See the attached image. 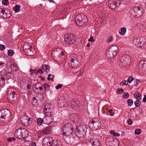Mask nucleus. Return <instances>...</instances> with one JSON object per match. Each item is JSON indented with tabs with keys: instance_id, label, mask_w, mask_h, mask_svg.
<instances>
[{
	"instance_id": "f257e3e1",
	"label": "nucleus",
	"mask_w": 146,
	"mask_h": 146,
	"mask_svg": "<svg viewBox=\"0 0 146 146\" xmlns=\"http://www.w3.org/2000/svg\"><path fill=\"white\" fill-rule=\"evenodd\" d=\"M11 113L9 110L4 109L0 111V121L4 123H7L11 119Z\"/></svg>"
},
{
	"instance_id": "f03ea898",
	"label": "nucleus",
	"mask_w": 146,
	"mask_h": 146,
	"mask_svg": "<svg viewBox=\"0 0 146 146\" xmlns=\"http://www.w3.org/2000/svg\"><path fill=\"white\" fill-rule=\"evenodd\" d=\"M87 128L84 125H80L76 128L75 132V135L78 137H83L87 131Z\"/></svg>"
},
{
	"instance_id": "7ed1b4c3",
	"label": "nucleus",
	"mask_w": 146,
	"mask_h": 146,
	"mask_svg": "<svg viewBox=\"0 0 146 146\" xmlns=\"http://www.w3.org/2000/svg\"><path fill=\"white\" fill-rule=\"evenodd\" d=\"M118 48L116 45H113L109 48L106 52L107 56L109 59L113 58L116 55Z\"/></svg>"
},
{
	"instance_id": "20e7f679",
	"label": "nucleus",
	"mask_w": 146,
	"mask_h": 146,
	"mask_svg": "<svg viewBox=\"0 0 146 146\" xmlns=\"http://www.w3.org/2000/svg\"><path fill=\"white\" fill-rule=\"evenodd\" d=\"M87 21V18L83 14H78L75 18V21L76 24L79 26L83 25Z\"/></svg>"
},
{
	"instance_id": "39448f33",
	"label": "nucleus",
	"mask_w": 146,
	"mask_h": 146,
	"mask_svg": "<svg viewBox=\"0 0 146 146\" xmlns=\"http://www.w3.org/2000/svg\"><path fill=\"white\" fill-rule=\"evenodd\" d=\"M28 131L27 130L20 128L17 129L15 132V135L19 139H22L23 137H27L28 135Z\"/></svg>"
},
{
	"instance_id": "423d86ee",
	"label": "nucleus",
	"mask_w": 146,
	"mask_h": 146,
	"mask_svg": "<svg viewBox=\"0 0 146 146\" xmlns=\"http://www.w3.org/2000/svg\"><path fill=\"white\" fill-rule=\"evenodd\" d=\"M72 124L70 123L65 124L63 128V134L68 136L71 134L73 131Z\"/></svg>"
},
{
	"instance_id": "0eeeda50",
	"label": "nucleus",
	"mask_w": 146,
	"mask_h": 146,
	"mask_svg": "<svg viewBox=\"0 0 146 146\" xmlns=\"http://www.w3.org/2000/svg\"><path fill=\"white\" fill-rule=\"evenodd\" d=\"M135 44L136 46L139 48L144 47L146 44V40L143 37H139L134 40Z\"/></svg>"
},
{
	"instance_id": "6e6552de",
	"label": "nucleus",
	"mask_w": 146,
	"mask_h": 146,
	"mask_svg": "<svg viewBox=\"0 0 146 146\" xmlns=\"http://www.w3.org/2000/svg\"><path fill=\"white\" fill-rule=\"evenodd\" d=\"M131 15L133 16L136 18H139L143 15L142 11L139 7H134L131 10Z\"/></svg>"
},
{
	"instance_id": "1a4fd4ad",
	"label": "nucleus",
	"mask_w": 146,
	"mask_h": 146,
	"mask_svg": "<svg viewBox=\"0 0 146 146\" xmlns=\"http://www.w3.org/2000/svg\"><path fill=\"white\" fill-rule=\"evenodd\" d=\"M64 40L67 44H72L74 43L75 38L74 35L72 34H68L64 36Z\"/></svg>"
},
{
	"instance_id": "9d476101",
	"label": "nucleus",
	"mask_w": 146,
	"mask_h": 146,
	"mask_svg": "<svg viewBox=\"0 0 146 146\" xmlns=\"http://www.w3.org/2000/svg\"><path fill=\"white\" fill-rule=\"evenodd\" d=\"M89 126L91 128L97 129L101 126L99 120L94 119L89 123Z\"/></svg>"
},
{
	"instance_id": "9b49d317",
	"label": "nucleus",
	"mask_w": 146,
	"mask_h": 146,
	"mask_svg": "<svg viewBox=\"0 0 146 146\" xmlns=\"http://www.w3.org/2000/svg\"><path fill=\"white\" fill-rule=\"evenodd\" d=\"M54 140L50 137H45L43 139L42 143L43 146H52Z\"/></svg>"
},
{
	"instance_id": "f8f14e48",
	"label": "nucleus",
	"mask_w": 146,
	"mask_h": 146,
	"mask_svg": "<svg viewBox=\"0 0 146 146\" xmlns=\"http://www.w3.org/2000/svg\"><path fill=\"white\" fill-rule=\"evenodd\" d=\"M138 70L141 73L146 71V61L141 60L139 61Z\"/></svg>"
},
{
	"instance_id": "ddd939ff",
	"label": "nucleus",
	"mask_w": 146,
	"mask_h": 146,
	"mask_svg": "<svg viewBox=\"0 0 146 146\" xmlns=\"http://www.w3.org/2000/svg\"><path fill=\"white\" fill-rule=\"evenodd\" d=\"M20 121L22 124L25 125H27L29 124L30 121V118L27 115H24L20 118Z\"/></svg>"
},
{
	"instance_id": "4468645a",
	"label": "nucleus",
	"mask_w": 146,
	"mask_h": 146,
	"mask_svg": "<svg viewBox=\"0 0 146 146\" xmlns=\"http://www.w3.org/2000/svg\"><path fill=\"white\" fill-rule=\"evenodd\" d=\"M53 118L50 114L46 115L43 118V121L46 124L49 125L52 122Z\"/></svg>"
},
{
	"instance_id": "2eb2a0df",
	"label": "nucleus",
	"mask_w": 146,
	"mask_h": 146,
	"mask_svg": "<svg viewBox=\"0 0 146 146\" xmlns=\"http://www.w3.org/2000/svg\"><path fill=\"white\" fill-rule=\"evenodd\" d=\"M69 61L72 62V65L76 66V65H78L79 62L78 57L76 55L72 56L70 57V59L69 60Z\"/></svg>"
},
{
	"instance_id": "dca6fc26",
	"label": "nucleus",
	"mask_w": 146,
	"mask_h": 146,
	"mask_svg": "<svg viewBox=\"0 0 146 146\" xmlns=\"http://www.w3.org/2000/svg\"><path fill=\"white\" fill-rule=\"evenodd\" d=\"M70 117L75 122L78 121L80 118L81 116L77 113H72L70 115Z\"/></svg>"
},
{
	"instance_id": "f3484780",
	"label": "nucleus",
	"mask_w": 146,
	"mask_h": 146,
	"mask_svg": "<svg viewBox=\"0 0 146 146\" xmlns=\"http://www.w3.org/2000/svg\"><path fill=\"white\" fill-rule=\"evenodd\" d=\"M121 65L123 66H126V65H128L130 62V60L128 59L125 57H123L121 60Z\"/></svg>"
},
{
	"instance_id": "a211bd4d",
	"label": "nucleus",
	"mask_w": 146,
	"mask_h": 146,
	"mask_svg": "<svg viewBox=\"0 0 146 146\" xmlns=\"http://www.w3.org/2000/svg\"><path fill=\"white\" fill-rule=\"evenodd\" d=\"M25 52H27V54H30L29 55H31L33 54V46L31 45H28L25 47Z\"/></svg>"
},
{
	"instance_id": "6ab92c4d",
	"label": "nucleus",
	"mask_w": 146,
	"mask_h": 146,
	"mask_svg": "<svg viewBox=\"0 0 146 146\" xmlns=\"http://www.w3.org/2000/svg\"><path fill=\"white\" fill-rule=\"evenodd\" d=\"M90 142L92 143L93 146H99L100 145V142L98 139H94L91 138L90 139Z\"/></svg>"
},
{
	"instance_id": "aec40b11",
	"label": "nucleus",
	"mask_w": 146,
	"mask_h": 146,
	"mask_svg": "<svg viewBox=\"0 0 146 146\" xmlns=\"http://www.w3.org/2000/svg\"><path fill=\"white\" fill-rule=\"evenodd\" d=\"M69 103L70 105L71 106L72 108L73 109H76L78 107V102L77 101H75L73 100H72L71 101L69 102Z\"/></svg>"
},
{
	"instance_id": "412c9836",
	"label": "nucleus",
	"mask_w": 146,
	"mask_h": 146,
	"mask_svg": "<svg viewBox=\"0 0 146 146\" xmlns=\"http://www.w3.org/2000/svg\"><path fill=\"white\" fill-rule=\"evenodd\" d=\"M51 127L50 126H48L45 128L42 131V133L45 135L51 133Z\"/></svg>"
},
{
	"instance_id": "4be33fe9",
	"label": "nucleus",
	"mask_w": 146,
	"mask_h": 146,
	"mask_svg": "<svg viewBox=\"0 0 146 146\" xmlns=\"http://www.w3.org/2000/svg\"><path fill=\"white\" fill-rule=\"evenodd\" d=\"M32 105L35 107H40V105L37 102V100L35 97H33L32 100Z\"/></svg>"
},
{
	"instance_id": "5701e85b",
	"label": "nucleus",
	"mask_w": 146,
	"mask_h": 146,
	"mask_svg": "<svg viewBox=\"0 0 146 146\" xmlns=\"http://www.w3.org/2000/svg\"><path fill=\"white\" fill-rule=\"evenodd\" d=\"M44 112L46 113H51V109L50 108V105L49 104H46L44 107Z\"/></svg>"
},
{
	"instance_id": "b1692460",
	"label": "nucleus",
	"mask_w": 146,
	"mask_h": 146,
	"mask_svg": "<svg viewBox=\"0 0 146 146\" xmlns=\"http://www.w3.org/2000/svg\"><path fill=\"white\" fill-rule=\"evenodd\" d=\"M11 14L9 11H5V13H3V15L2 17L4 18H8L11 16Z\"/></svg>"
},
{
	"instance_id": "393cba45",
	"label": "nucleus",
	"mask_w": 146,
	"mask_h": 146,
	"mask_svg": "<svg viewBox=\"0 0 146 146\" xmlns=\"http://www.w3.org/2000/svg\"><path fill=\"white\" fill-rule=\"evenodd\" d=\"M42 69L45 72H48L50 70L49 66L47 65L43 64L42 66Z\"/></svg>"
},
{
	"instance_id": "a878e982",
	"label": "nucleus",
	"mask_w": 146,
	"mask_h": 146,
	"mask_svg": "<svg viewBox=\"0 0 146 146\" xmlns=\"http://www.w3.org/2000/svg\"><path fill=\"white\" fill-rule=\"evenodd\" d=\"M109 4L108 5L109 7L111 9H115L116 7V4L117 3L115 1H113L111 3H110L109 2Z\"/></svg>"
},
{
	"instance_id": "bb28decb",
	"label": "nucleus",
	"mask_w": 146,
	"mask_h": 146,
	"mask_svg": "<svg viewBox=\"0 0 146 146\" xmlns=\"http://www.w3.org/2000/svg\"><path fill=\"white\" fill-rule=\"evenodd\" d=\"M126 31V29L125 27H122L119 30V33L121 35H124Z\"/></svg>"
},
{
	"instance_id": "cd10ccee",
	"label": "nucleus",
	"mask_w": 146,
	"mask_h": 146,
	"mask_svg": "<svg viewBox=\"0 0 146 146\" xmlns=\"http://www.w3.org/2000/svg\"><path fill=\"white\" fill-rule=\"evenodd\" d=\"M66 104V101L64 100H61L59 101V104L60 105V107L61 108L64 107Z\"/></svg>"
},
{
	"instance_id": "c85d7f7f",
	"label": "nucleus",
	"mask_w": 146,
	"mask_h": 146,
	"mask_svg": "<svg viewBox=\"0 0 146 146\" xmlns=\"http://www.w3.org/2000/svg\"><path fill=\"white\" fill-rule=\"evenodd\" d=\"M21 6L19 5H16L13 7V9L15 12L18 13L20 11V8Z\"/></svg>"
},
{
	"instance_id": "c756f323",
	"label": "nucleus",
	"mask_w": 146,
	"mask_h": 146,
	"mask_svg": "<svg viewBox=\"0 0 146 146\" xmlns=\"http://www.w3.org/2000/svg\"><path fill=\"white\" fill-rule=\"evenodd\" d=\"M52 146H62V145L59 141L54 140Z\"/></svg>"
},
{
	"instance_id": "7c9ffc66",
	"label": "nucleus",
	"mask_w": 146,
	"mask_h": 146,
	"mask_svg": "<svg viewBox=\"0 0 146 146\" xmlns=\"http://www.w3.org/2000/svg\"><path fill=\"white\" fill-rule=\"evenodd\" d=\"M134 97L137 100H140L141 99V94L137 92L135 93L134 95Z\"/></svg>"
},
{
	"instance_id": "2f4dec72",
	"label": "nucleus",
	"mask_w": 146,
	"mask_h": 146,
	"mask_svg": "<svg viewBox=\"0 0 146 146\" xmlns=\"http://www.w3.org/2000/svg\"><path fill=\"white\" fill-rule=\"evenodd\" d=\"M43 121V119L41 118H38L37 120V123L38 125L40 126L42 124V121Z\"/></svg>"
},
{
	"instance_id": "473e14b6",
	"label": "nucleus",
	"mask_w": 146,
	"mask_h": 146,
	"mask_svg": "<svg viewBox=\"0 0 146 146\" xmlns=\"http://www.w3.org/2000/svg\"><path fill=\"white\" fill-rule=\"evenodd\" d=\"M44 88V91L45 92L46 91H48L49 90L50 87L48 84L47 83H45L43 85Z\"/></svg>"
},
{
	"instance_id": "72a5a7b5",
	"label": "nucleus",
	"mask_w": 146,
	"mask_h": 146,
	"mask_svg": "<svg viewBox=\"0 0 146 146\" xmlns=\"http://www.w3.org/2000/svg\"><path fill=\"white\" fill-rule=\"evenodd\" d=\"M141 102L139 100H137L135 102V104L136 107L139 106L141 104Z\"/></svg>"
},
{
	"instance_id": "f704fd0d",
	"label": "nucleus",
	"mask_w": 146,
	"mask_h": 146,
	"mask_svg": "<svg viewBox=\"0 0 146 146\" xmlns=\"http://www.w3.org/2000/svg\"><path fill=\"white\" fill-rule=\"evenodd\" d=\"M128 105L129 106H131L133 104V102L131 99H129L127 101Z\"/></svg>"
},
{
	"instance_id": "c9c22d12",
	"label": "nucleus",
	"mask_w": 146,
	"mask_h": 146,
	"mask_svg": "<svg viewBox=\"0 0 146 146\" xmlns=\"http://www.w3.org/2000/svg\"><path fill=\"white\" fill-rule=\"evenodd\" d=\"M5 10L3 8H0V17H2L3 13H5Z\"/></svg>"
},
{
	"instance_id": "e433bc0d",
	"label": "nucleus",
	"mask_w": 146,
	"mask_h": 146,
	"mask_svg": "<svg viewBox=\"0 0 146 146\" xmlns=\"http://www.w3.org/2000/svg\"><path fill=\"white\" fill-rule=\"evenodd\" d=\"M117 94H120L121 93H122V92H123V90L122 88H118L117 89Z\"/></svg>"
},
{
	"instance_id": "4c0bfd02",
	"label": "nucleus",
	"mask_w": 146,
	"mask_h": 146,
	"mask_svg": "<svg viewBox=\"0 0 146 146\" xmlns=\"http://www.w3.org/2000/svg\"><path fill=\"white\" fill-rule=\"evenodd\" d=\"M13 50H9L8 52V54L9 56H12L13 54Z\"/></svg>"
},
{
	"instance_id": "58836bf2",
	"label": "nucleus",
	"mask_w": 146,
	"mask_h": 146,
	"mask_svg": "<svg viewBox=\"0 0 146 146\" xmlns=\"http://www.w3.org/2000/svg\"><path fill=\"white\" fill-rule=\"evenodd\" d=\"M141 132V130L140 129H136L135 130V133L136 134L138 135L140 134Z\"/></svg>"
},
{
	"instance_id": "ea45409f",
	"label": "nucleus",
	"mask_w": 146,
	"mask_h": 146,
	"mask_svg": "<svg viewBox=\"0 0 146 146\" xmlns=\"http://www.w3.org/2000/svg\"><path fill=\"white\" fill-rule=\"evenodd\" d=\"M123 97L124 98H127L129 96V94L125 92L123 94Z\"/></svg>"
},
{
	"instance_id": "a19ab883",
	"label": "nucleus",
	"mask_w": 146,
	"mask_h": 146,
	"mask_svg": "<svg viewBox=\"0 0 146 146\" xmlns=\"http://www.w3.org/2000/svg\"><path fill=\"white\" fill-rule=\"evenodd\" d=\"M40 86H41V84L40 83H37L36 84L34 87L36 90H38Z\"/></svg>"
},
{
	"instance_id": "79ce46f5",
	"label": "nucleus",
	"mask_w": 146,
	"mask_h": 146,
	"mask_svg": "<svg viewBox=\"0 0 146 146\" xmlns=\"http://www.w3.org/2000/svg\"><path fill=\"white\" fill-rule=\"evenodd\" d=\"M9 3L8 0H3L2 1V3L5 5H7Z\"/></svg>"
},
{
	"instance_id": "37998d69",
	"label": "nucleus",
	"mask_w": 146,
	"mask_h": 146,
	"mask_svg": "<svg viewBox=\"0 0 146 146\" xmlns=\"http://www.w3.org/2000/svg\"><path fill=\"white\" fill-rule=\"evenodd\" d=\"M30 71L31 72V74L32 75L34 74H37V73L36 72V70H33L32 69H31L30 70Z\"/></svg>"
},
{
	"instance_id": "c03bdc74",
	"label": "nucleus",
	"mask_w": 146,
	"mask_h": 146,
	"mask_svg": "<svg viewBox=\"0 0 146 146\" xmlns=\"http://www.w3.org/2000/svg\"><path fill=\"white\" fill-rule=\"evenodd\" d=\"M140 82L138 80H136L134 82V86H136Z\"/></svg>"
},
{
	"instance_id": "a18cd8bd",
	"label": "nucleus",
	"mask_w": 146,
	"mask_h": 146,
	"mask_svg": "<svg viewBox=\"0 0 146 146\" xmlns=\"http://www.w3.org/2000/svg\"><path fill=\"white\" fill-rule=\"evenodd\" d=\"M113 110L111 109L109 110L108 111V112L110 113V115L111 116H113L114 115V113L112 112Z\"/></svg>"
},
{
	"instance_id": "49530a36",
	"label": "nucleus",
	"mask_w": 146,
	"mask_h": 146,
	"mask_svg": "<svg viewBox=\"0 0 146 146\" xmlns=\"http://www.w3.org/2000/svg\"><path fill=\"white\" fill-rule=\"evenodd\" d=\"M112 36H109L107 40V42H110L111 41H112Z\"/></svg>"
},
{
	"instance_id": "de8ad7c7",
	"label": "nucleus",
	"mask_w": 146,
	"mask_h": 146,
	"mask_svg": "<svg viewBox=\"0 0 146 146\" xmlns=\"http://www.w3.org/2000/svg\"><path fill=\"white\" fill-rule=\"evenodd\" d=\"M62 85V84H58V85L55 87V88L56 89H58L59 88H61Z\"/></svg>"
},
{
	"instance_id": "09e8293b",
	"label": "nucleus",
	"mask_w": 146,
	"mask_h": 146,
	"mask_svg": "<svg viewBox=\"0 0 146 146\" xmlns=\"http://www.w3.org/2000/svg\"><path fill=\"white\" fill-rule=\"evenodd\" d=\"M133 80V78L132 77H129L128 78V80H127V82L129 83H131Z\"/></svg>"
},
{
	"instance_id": "8fccbe9b",
	"label": "nucleus",
	"mask_w": 146,
	"mask_h": 146,
	"mask_svg": "<svg viewBox=\"0 0 146 146\" xmlns=\"http://www.w3.org/2000/svg\"><path fill=\"white\" fill-rule=\"evenodd\" d=\"M127 123L129 125H131L132 124L133 122L132 120L130 119H129L127 121Z\"/></svg>"
},
{
	"instance_id": "3c124183",
	"label": "nucleus",
	"mask_w": 146,
	"mask_h": 146,
	"mask_svg": "<svg viewBox=\"0 0 146 146\" xmlns=\"http://www.w3.org/2000/svg\"><path fill=\"white\" fill-rule=\"evenodd\" d=\"M42 70V68L41 69V68L39 69L37 71V73H40L41 74H43V72H44Z\"/></svg>"
},
{
	"instance_id": "603ef678",
	"label": "nucleus",
	"mask_w": 146,
	"mask_h": 146,
	"mask_svg": "<svg viewBox=\"0 0 146 146\" xmlns=\"http://www.w3.org/2000/svg\"><path fill=\"white\" fill-rule=\"evenodd\" d=\"M5 48V46L3 45L0 44V49L2 50H4Z\"/></svg>"
},
{
	"instance_id": "864d4df0",
	"label": "nucleus",
	"mask_w": 146,
	"mask_h": 146,
	"mask_svg": "<svg viewBox=\"0 0 146 146\" xmlns=\"http://www.w3.org/2000/svg\"><path fill=\"white\" fill-rule=\"evenodd\" d=\"M121 1H122L123 2V4H127L130 1V0H121Z\"/></svg>"
},
{
	"instance_id": "5fc2aeb1",
	"label": "nucleus",
	"mask_w": 146,
	"mask_h": 146,
	"mask_svg": "<svg viewBox=\"0 0 146 146\" xmlns=\"http://www.w3.org/2000/svg\"><path fill=\"white\" fill-rule=\"evenodd\" d=\"M128 82L127 81L126 82V81L125 80H124L123 81V84L122 85H127L128 84Z\"/></svg>"
},
{
	"instance_id": "6e6d98bb",
	"label": "nucleus",
	"mask_w": 146,
	"mask_h": 146,
	"mask_svg": "<svg viewBox=\"0 0 146 146\" xmlns=\"http://www.w3.org/2000/svg\"><path fill=\"white\" fill-rule=\"evenodd\" d=\"M88 41L93 42L94 41V39H93L92 36H91L89 39L88 40Z\"/></svg>"
},
{
	"instance_id": "4d7b16f0",
	"label": "nucleus",
	"mask_w": 146,
	"mask_h": 146,
	"mask_svg": "<svg viewBox=\"0 0 146 146\" xmlns=\"http://www.w3.org/2000/svg\"><path fill=\"white\" fill-rule=\"evenodd\" d=\"M83 73L84 71L83 70H80V73L79 74V76H83Z\"/></svg>"
},
{
	"instance_id": "13d9d810",
	"label": "nucleus",
	"mask_w": 146,
	"mask_h": 146,
	"mask_svg": "<svg viewBox=\"0 0 146 146\" xmlns=\"http://www.w3.org/2000/svg\"><path fill=\"white\" fill-rule=\"evenodd\" d=\"M10 96H9V98H15V95H12L11 94V93H10Z\"/></svg>"
},
{
	"instance_id": "bf43d9fd",
	"label": "nucleus",
	"mask_w": 146,
	"mask_h": 146,
	"mask_svg": "<svg viewBox=\"0 0 146 146\" xmlns=\"http://www.w3.org/2000/svg\"><path fill=\"white\" fill-rule=\"evenodd\" d=\"M110 132L111 134H113V136H115V135L116 134V133L114 131H111Z\"/></svg>"
},
{
	"instance_id": "052dcab7",
	"label": "nucleus",
	"mask_w": 146,
	"mask_h": 146,
	"mask_svg": "<svg viewBox=\"0 0 146 146\" xmlns=\"http://www.w3.org/2000/svg\"><path fill=\"white\" fill-rule=\"evenodd\" d=\"M145 97L143 98V102H145L146 101V96L145 95L144 96Z\"/></svg>"
},
{
	"instance_id": "680f3d73",
	"label": "nucleus",
	"mask_w": 146,
	"mask_h": 146,
	"mask_svg": "<svg viewBox=\"0 0 146 146\" xmlns=\"http://www.w3.org/2000/svg\"><path fill=\"white\" fill-rule=\"evenodd\" d=\"M12 138H11V137H9L7 139V141L9 142H10L12 141Z\"/></svg>"
},
{
	"instance_id": "e2e57ef3",
	"label": "nucleus",
	"mask_w": 146,
	"mask_h": 146,
	"mask_svg": "<svg viewBox=\"0 0 146 146\" xmlns=\"http://www.w3.org/2000/svg\"><path fill=\"white\" fill-rule=\"evenodd\" d=\"M55 76L54 75H53L52 76V78H51V80L52 82H53L54 81V78Z\"/></svg>"
},
{
	"instance_id": "0e129e2a",
	"label": "nucleus",
	"mask_w": 146,
	"mask_h": 146,
	"mask_svg": "<svg viewBox=\"0 0 146 146\" xmlns=\"http://www.w3.org/2000/svg\"><path fill=\"white\" fill-rule=\"evenodd\" d=\"M31 87V86L29 84H28L27 86V88L29 89H30Z\"/></svg>"
},
{
	"instance_id": "69168bd1",
	"label": "nucleus",
	"mask_w": 146,
	"mask_h": 146,
	"mask_svg": "<svg viewBox=\"0 0 146 146\" xmlns=\"http://www.w3.org/2000/svg\"><path fill=\"white\" fill-rule=\"evenodd\" d=\"M12 95H17V94H16V93L15 92H12Z\"/></svg>"
},
{
	"instance_id": "338daca9",
	"label": "nucleus",
	"mask_w": 146,
	"mask_h": 146,
	"mask_svg": "<svg viewBox=\"0 0 146 146\" xmlns=\"http://www.w3.org/2000/svg\"><path fill=\"white\" fill-rule=\"evenodd\" d=\"M115 135L117 137H118L120 135V134L119 133H116V134L115 135Z\"/></svg>"
},
{
	"instance_id": "774afa93",
	"label": "nucleus",
	"mask_w": 146,
	"mask_h": 146,
	"mask_svg": "<svg viewBox=\"0 0 146 146\" xmlns=\"http://www.w3.org/2000/svg\"><path fill=\"white\" fill-rule=\"evenodd\" d=\"M90 46V43H88V44H87V46L89 47Z\"/></svg>"
}]
</instances>
